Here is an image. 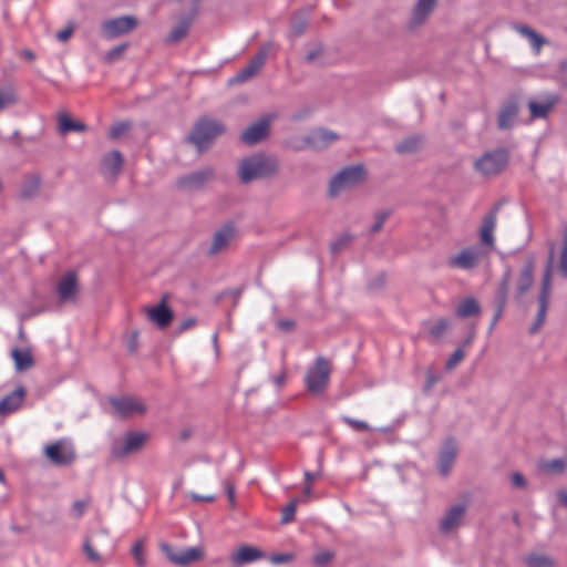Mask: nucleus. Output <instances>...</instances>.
Instances as JSON below:
<instances>
[{
    "label": "nucleus",
    "mask_w": 567,
    "mask_h": 567,
    "mask_svg": "<svg viewBox=\"0 0 567 567\" xmlns=\"http://www.w3.org/2000/svg\"><path fill=\"white\" fill-rule=\"evenodd\" d=\"M239 177L245 184L272 175L276 172V163L272 158L262 154L246 157L239 165Z\"/></svg>",
    "instance_id": "1"
},
{
    "label": "nucleus",
    "mask_w": 567,
    "mask_h": 567,
    "mask_svg": "<svg viewBox=\"0 0 567 567\" xmlns=\"http://www.w3.org/2000/svg\"><path fill=\"white\" fill-rule=\"evenodd\" d=\"M330 363L323 357H318L305 375V384L312 395L322 394L330 379Z\"/></svg>",
    "instance_id": "2"
},
{
    "label": "nucleus",
    "mask_w": 567,
    "mask_h": 567,
    "mask_svg": "<svg viewBox=\"0 0 567 567\" xmlns=\"http://www.w3.org/2000/svg\"><path fill=\"white\" fill-rule=\"evenodd\" d=\"M224 131L225 127L220 122L202 118L194 126L192 134L188 136V141L202 152L209 146L213 140L224 133Z\"/></svg>",
    "instance_id": "3"
},
{
    "label": "nucleus",
    "mask_w": 567,
    "mask_h": 567,
    "mask_svg": "<svg viewBox=\"0 0 567 567\" xmlns=\"http://www.w3.org/2000/svg\"><path fill=\"white\" fill-rule=\"evenodd\" d=\"M553 265H554V250L551 249L549 252L548 262L546 266V269L544 271L543 280H542V289L538 297V311L535 319V322L529 329V332L532 334L536 333L543 323L545 322L547 309H548V302L550 297V289H551V274H553Z\"/></svg>",
    "instance_id": "4"
},
{
    "label": "nucleus",
    "mask_w": 567,
    "mask_h": 567,
    "mask_svg": "<svg viewBox=\"0 0 567 567\" xmlns=\"http://www.w3.org/2000/svg\"><path fill=\"white\" fill-rule=\"evenodd\" d=\"M508 163V153L498 148L486 152L475 161V169L484 176H493L499 174Z\"/></svg>",
    "instance_id": "5"
},
{
    "label": "nucleus",
    "mask_w": 567,
    "mask_h": 567,
    "mask_svg": "<svg viewBox=\"0 0 567 567\" xmlns=\"http://www.w3.org/2000/svg\"><path fill=\"white\" fill-rule=\"evenodd\" d=\"M161 550L165 557L176 566H189L190 564L199 561L204 558V550L200 547L177 549L169 544H162Z\"/></svg>",
    "instance_id": "6"
},
{
    "label": "nucleus",
    "mask_w": 567,
    "mask_h": 567,
    "mask_svg": "<svg viewBox=\"0 0 567 567\" xmlns=\"http://www.w3.org/2000/svg\"><path fill=\"white\" fill-rule=\"evenodd\" d=\"M364 178V168L360 165L350 166L339 172L330 183V195L337 196L341 190L349 188Z\"/></svg>",
    "instance_id": "7"
},
{
    "label": "nucleus",
    "mask_w": 567,
    "mask_h": 567,
    "mask_svg": "<svg viewBox=\"0 0 567 567\" xmlns=\"http://www.w3.org/2000/svg\"><path fill=\"white\" fill-rule=\"evenodd\" d=\"M137 27V20L134 17L123 16L109 19L101 24V35L104 39L112 40L127 34Z\"/></svg>",
    "instance_id": "8"
},
{
    "label": "nucleus",
    "mask_w": 567,
    "mask_h": 567,
    "mask_svg": "<svg viewBox=\"0 0 567 567\" xmlns=\"http://www.w3.org/2000/svg\"><path fill=\"white\" fill-rule=\"evenodd\" d=\"M482 252L478 247H466L462 249L458 254L451 256L446 265L452 269L460 270H472L476 268L481 261Z\"/></svg>",
    "instance_id": "9"
},
{
    "label": "nucleus",
    "mask_w": 567,
    "mask_h": 567,
    "mask_svg": "<svg viewBox=\"0 0 567 567\" xmlns=\"http://www.w3.org/2000/svg\"><path fill=\"white\" fill-rule=\"evenodd\" d=\"M45 456L55 465H70L75 458V452L71 444L60 440L44 449Z\"/></svg>",
    "instance_id": "10"
},
{
    "label": "nucleus",
    "mask_w": 567,
    "mask_h": 567,
    "mask_svg": "<svg viewBox=\"0 0 567 567\" xmlns=\"http://www.w3.org/2000/svg\"><path fill=\"white\" fill-rule=\"evenodd\" d=\"M146 435L141 432H127L121 442H115L112 447V455L116 458L125 457L137 452L144 444Z\"/></svg>",
    "instance_id": "11"
},
{
    "label": "nucleus",
    "mask_w": 567,
    "mask_h": 567,
    "mask_svg": "<svg viewBox=\"0 0 567 567\" xmlns=\"http://www.w3.org/2000/svg\"><path fill=\"white\" fill-rule=\"evenodd\" d=\"M110 403L120 417L126 419L134 415H141L146 411V408L142 402L130 396L112 398L110 399Z\"/></svg>",
    "instance_id": "12"
},
{
    "label": "nucleus",
    "mask_w": 567,
    "mask_h": 567,
    "mask_svg": "<svg viewBox=\"0 0 567 567\" xmlns=\"http://www.w3.org/2000/svg\"><path fill=\"white\" fill-rule=\"evenodd\" d=\"M338 140L337 133L327 128H317L305 137V143L313 151H322Z\"/></svg>",
    "instance_id": "13"
},
{
    "label": "nucleus",
    "mask_w": 567,
    "mask_h": 567,
    "mask_svg": "<svg viewBox=\"0 0 567 567\" xmlns=\"http://www.w3.org/2000/svg\"><path fill=\"white\" fill-rule=\"evenodd\" d=\"M458 453V447L453 439H447L439 454L437 467L442 476H447L453 467Z\"/></svg>",
    "instance_id": "14"
},
{
    "label": "nucleus",
    "mask_w": 567,
    "mask_h": 567,
    "mask_svg": "<svg viewBox=\"0 0 567 567\" xmlns=\"http://www.w3.org/2000/svg\"><path fill=\"white\" fill-rule=\"evenodd\" d=\"M499 210V204L495 205L483 218L482 226L480 228V238L484 246L493 248L494 230L497 224V214Z\"/></svg>",
    "instance_id": "15"
},
{
    "label": "nucleus",
    "mask_w": 567,
    "mask_h": 567,
    "mask_svg": "<svg viewBox=\"0 0 567 567\" xmlns=\"http://www.w3.org/2000/svg\"><path fill=\"white\" fill-rule=\"evenodd\" d=\"M559 102L556 94L546 93L539 97V101H529L528 109L532 118H546L554 106Z\"/></svg>",
    "instance_id": "16"
},
{
    "label": "nucleus",
    "mask_w": 567,
    "mask_h": 567,
    "mask_svg": "<svg viewBox=\"0 0 567 567\" xmlns=\"http://www.w3.org/2000/svg\"><path fill=\"white\" fill-rule=\"evenodd\" d=\"M236 229L231 224H226L219 228L213 237L212 245L207 250L209 256L217 255L225 250L234 239Z\"/></svg>",
    "instance_id": "17"
},
{
    "label": "nucleus",
    "mask_w": 567,
    "mask_h": 567,
    "mask_svg": "<svg viewBox=\"0 0 567 567\" xmlns=\"http://www.w3.org/2000/svg\"><path fill=\"white\" fill-rule=\"evenodd\" d=\"M212 168H203L197 172L184 175L177 181V185L182 189L193 190L203 187L208 181L213 178Z\"/></svg>",
    "instance_id": "18"
},
{
    "label": "nucleus",
    "mask_w": 567,
    "mask_h": 567,
    "mask_svg": "<svg viewBox=\"0 0 567 567\" xmlns=\"http://www.w3.org/2000/svg\"><path fill=\"white\" fill-rule=\"evenodd\" d=\"M265 557L266 554L261 549L243 545L230 555V560L235 566H244L264 559Z\"/></svg>",
    "instance_id": "19"
},
{
    "label": "nucleus",
    "mask_w": 567,
    "mask_h": 567,
    "mask_svg": "<svg viewBox=\"0 0 567 567\" xmlns=\"http://www.w3.org/2000/svg\"><path fill=\"white\" fill-rule=\"evenodd\" d=\"M270 118L264 117L247 127L241 134V141L247 145H255L264 140L269 131Z\"/></svg>",
    "instance_id": "20"
},
{
    "label": "nucleus",
    "mask_w": 567,
    "mask_h": 567,
    "mask_svg": "<svg viewBox=\"0 0 567 567\" xmlns=\"http://www.w3.org/2000/svg\"><path fill=\"white\" fill-rule=\"evenodd\" d=\"M465 513L466 506L464 504L452 506L441 519L440 530L447 534L456 529L462 524Z\"/></svg>",
    "instance_id": "21"
},
{
    "label": "nucleus",
    "mask_w": 567,
    "mask_h": 567,
    "mask_svg": "<svg viewBox=\"0 0 567 567\" xmlns=\"http://www.w3.org/2000/svg\"><path fill=\"white\" fill-rule=\"evenodd\" d=\"M56 292L61 302L71 301L78 292V277L74 271L65 274L56 285Z\"/></svg>",
    "instance_id": "22"
},
{
    "label": "nucleus",
    "mask_w": 567,
    "mask_h": 567,
    "mask_svg": "<svg viewBox=\"0 0 567 567\" xmlns=\"http://www.w3.org/2000/svg\"><path fill=\"white\" fill-rule=\"evenodd\" d=\"M147 319L154 322L159 329H165L173 319V311L166 306L165 300H163L157 306L147 309Z\"/></svg>",
    "instance_id": "23"
},
{
    "label": "nucleus",
    "mask_w": 567,
    "mask_h": 567,
    "mask_svg": "<svg viewBox=\"0 0 567 567\" xmlns=\"http://www.w3.org/2000/svg\"><path fill=\"white\" fill-rule=\"evenodd\" d=\"M24 396L25 390L23 386H19L11 393L7 394L0 401V410L2 411V416L9 415L19 410L22 405Z\"/></svg>",
    "instance_id": "24"
},
{
    "label": "nucleus",
    "mask_w": 567,
    "mask_h": 567,
    "mask_svg": "<svg viewBox=\"0 0 567 567\" xmlns=\"http://www.w3.org/2000/svg\"><path fill=\"white\" fill-rule=\"evenodd\" d=\"M518 114V106L516 102H508L503 105L499 111L497 124L501 130L511 128Z\"/></svg>",
    "instance_id": "25"
},
{
    "label": "nucleus",
    "mask_w": 567,
    "mask_h": 567,
    "mask_svg": "<svg viewBox=\"0 0 567 567\" xmlns=\"http://www.w3.org/2000/svg\"><path fill=\"white\" fill-rule=\"evenodd\" d=\"M534 282V261L529 259L524 268L522 269L517 280V292L518 296H523L527 292Z\"/></svg>",
    "instance_id": "26"
},
{
    "label": "nucleus",
    "mask_w": 567,
    "mask_h": 567,
    "mask_svg": "<svg viewBox=\"0 0 567 567\" xmlns=\"http://www.w3.org/2000/svg\"><path fill=\"white\" fill-rule=\"evenodd\" d=\"M435 4L436 0H419L413 9L411 23L413 25L422 24L433 11Z\"/></svg>",
    "instance_id": "27"
},
{
    "label": "nucleus",
    "mask_w": 567,
    "mask_h": 567,
    "mask_svg": "<svg viewBox=\"0 0 567 567\" xmlns=\"http://www.w3.org/2000/svg\"><path fill=\"white\" fill-rule=\"evenodd\" d=\"M123 165V157L118 151H112L102 159V168L105 175L115 176Z\"/></svg>",
    "instance_id": "28"
},
{
    "label": "nucleus",
    "mask_w": 567,
    "mask_h": 567,
    "mask_svg": "<svg viewBox=\"0 0 567 567\" xmlns=\"http://www.w3.org/2000/svg\"><path fill=\"white\" fill-rule=\"evenodd\" d=\"M507 287H508V276H506V278L501 284L499 293H498V298H497V307H496L494 317L492 319V322L488 327V331H487L488 334H491L493 332L497 322L499 321V319L503 316L505 305H506V298H507Z\"/></svg>",
    "instance_id": "29"
},
{
    "label": "nucleus",
    "mask_w": 567,
    "mask_h": 567,
    "mask_svg": "<svg viewBox=\"0 0 567 567\" xmlns=\"http://www.w3.org/2000/svg\"><path fill=\"white\" fill-rule=\"evenodd\" d=\"M513 29L519 33L522 37L526 38L529 41L532 48L538 53L546 43V39L540 34L536 33L533 29L524 24H514Z\"/></svg>",
    "instance_id": "30"
},
{
    "label": "nucleus",
    "mask_w": 567,
    "mask_h": 567,
    "mask_svg": "<svg viewBox=\"0 0 567 567\" xmlns=\"http://www.w3.org/2000/svg\"><path fill=\"white\" fill-rule=\"evenodd\" d=\"M41 178L37 174L29 175L24 178L21 189H20V197L22 199H31L33 198L40 188Z\"/></svg>",
    "instance_id": "31"
},
{
    "label": "nucleus",
    "mask_w": 567,
    "mask_h": 567,
    "mask_svg": "<svg viewBox=\"0 0 567 567\" xmlns=\"http://www.w3.org/2000/svg\"><path fill=\"white\" fill-rule=\"evenodd\" d=\"M481 312V307L476 299L470 297L464 299L456 308V316L458 318H468L476 316Z\"/></svg>",
    "instance_id": "32"
},
{
    "label": "nucleus",
    "mask_w": 567,
    "mask_h": 567,
    "mask_svg": "<svg viewBox=\"0 0 567 567\" xmlns=\"http://www.w3.org/2000/svg\"><path fill=\"white\" fill-rule=\"evenodd\" d=\"M527 567H557L556 560L547 555L530 554L524 558Z\"/></svg>",
    "instance_id": "33"
},
{
    "label": "nucleus",
    "mask_w": 567,
    "mask_h": 567,
    "mask_svg": "<svg viewBox=\"0 0 567 567\" xmlns=\"http://www.w3.org/2000/svg\"><path fill=\"white\" fill-rule=\"evenodd\" d=\"M12 358L14 360L17 371H24L33 365V358L29 351L16 348L12 350Z\"/></svg>",
    "instance_id": "34"
},
{
    "label": "nucleus",
    "mask_w": 567,
    "mask_h": 567,
    "mask_svg": "<svg viewBox=\"0 0 567 567\" xmlns=\"http://www.w3.org/2000/svg\"><path fill=\"white\" fill-rule=\"evenodd\" d=\"M272 49H275V44L272 42L267 43L260 49L258 54H256L246 66H248V69L257 73L265 64L267 56Z\"/></svg>",
    "instance_id": "35"
},
{
    "label": "nucleus",
    "mask_w": 567,
    "mask_h": 567,
    "mask_svg": "<svg viewBox=\"0 0 567 567\" xmlns=\"http://www.w3.org/2000/svg\"><path fill=\"white\" fill-rule=\"evenodd\" d=\"M86 126L85 124L81 122H74L71 117H69L66 114H62L59 117V131L61 134H66L69 132H83L85 131Z\"/></svg>",
    "instance_id": "36"
},
{
    "label": "nucleus",
    "mask_w": 567,
    "mask_h": 567,
    "mask_svg": "<svg viewBox=\"0 0 567 567\" xmlns=\"http://www.w3.org/2000/svg\"><path fill=\"white\" fill-rule=\"evenodd\" d=\"M189 25H190V22L187 20L179 22L177 25H175L172 29L166 41L169 43H176V42L181 41L183 38H185L187 35Z\"/></svg>",
    "instance_id": "37"
},
{
    "label": "nucleus",
    "mask_w": 567,
    "mask_h": 567,
    "mask_svg": "<svg viewBox=\"0 0 567 567\" xmlns=\"http://www.w3.org/2000/svg\"><path fill=\"white\" fill-rule=\"evenodd\" d=\"M421 142L420 137L412 136L396 144L395 150L400 154L414 153L419 150Z\"/></svg>",
    "instance_id": "38"
},
{
    "label": "nucleus",
    "mask_w": 567,
    "mask_h": 567,
    "mask_svg": "<svg viewBox=\"0 0 567 567\" xmlns=\"http://www.w3.org/2000/svg\"><path fill=\"white\" fill-rule=\"evenodd\" d=\"M334 558V551L323 549L312 556L311 563L317 567H327Z\"/></svg>",
    "instance_id": "39"
},
{
    "label": "nucleus",
    "mask_w": 567,
    "mask_h": 567,
    "mask_svg": "<svg viewBox=\"0 0 567 567\" xmlns=\"http://www.w3.org/2000/svg\"><path fill=\"white\" fill-rule=\"evenodd\" d=\"M540 467L546 473H563L566 468V462L561 458H556L543 462Z\"/></svg>",
    "instance_id": "40"
},
{
    "label": "nucleus",
    "mask_w": 567,
    "mask_h": 567,
    "mask_svg": "<svg viewBox=\"0 0 567 567\" xmlns=\"http://www.w3.org/2000/svg\"><path fill=\"white\" fill-rule=\"evenodd\" d=\"M297 504H298V499L293 498L282 508V515H281L282 524H289L295 519Z\"/></svg>",
    "instance_id": "41"
},
{
    "label": "nucleus",
    "mask_w": 567,
    "mask_h": 567,
    "mask_svg": "<svg viewBox=\"0 0 567 567\" xmlns=\"http://www.w3.org/2000/svg\"><path fill=\"white\" fill-rule=\"evenodd\" d=\"M341 421L355 431H371L372 430L371 426L367 422L361 421V420H355V419L347 416V415L341 416Z\"/></svg>",
    "instance_id": "42"
},
{
    "label": "nucleus",
    "mask_w": 567,
    "mask_h": 567,
    "mask_svg": "<svg viewBox=\"0 0 567 567\" xmlns=\"http://www.w3.org/2000/svg\"><path fill=\"white\" fill-rule=\"evenodd\" d=\"M14 93L10 90H0V111L16 103Z\"/></svg>",
    "instance_id": "43"
},
{
    "label": "nucleus",
    "mask_w": 567,
    "mask_h": 567,
    "mask_svg": "<svg viewBox=\"0 0 567 567\" xmlns=\"http://www.w3.org/2000/svg\"><path fill=\"white\" fill-rule=\"evenodd\" d=\"M132 555L136 560L138 567H144L146 561L143 556V542L137 540L132 547Z\"/></svg>",
    "instance_id": "44"
},
{
    "label": "nucleus",
    "mask_w": 567,
    "mask_h": 567,
    "mask_svg": "<svg viewBox=\"0 0 567 567\" xmlns=\"http://www.w3.org/2000/svg\"><path fill=\"white\" fill-rule=\"evenodd\" d=\"M131 124L128 122H120L111 127L110 137L112 140L120 138L128 128Z\"/></svg>",
    "instance_id": "45"
},
{
    "label": "nucleus",
    "mask_w": 567,
    "mask_h": 567,
    "mask_svg": "<svg viewBox=\"0 0 567 567\" xmlns=\"http://www.w3.org/2000/svg\"><path fill=\"white\" fill-rule=\"evenodd\" d=\"M447 328H449V321L446 319H440L436 321V323H434L431 327L430 332L434 338H440L444 334V332L447 330Z\"/></svg>",
    "instance_id": "46"
},
{
    "label": "nucleus",
    "mask_w": 567,
    "mask_h": 567,
    "mask_svg": "<svg viewBox=\"0 0 567 567\" xmlns=\"http://www.w3.org/2000/svg\"><path fill=\"white\" fill-rule=\"evenodd\" d=\"M389 216L390 212L386 210L379 212L378 214H375V220L374 224L371 226V233L375 234L380 231Z\"/></svg>",
    "instance_id": "47"
},
{
    "label": "nucleus",
    "mask_w": 567,
    "mask_h": 567,
    "mask_svg": "<svg viewBox=\"0 0 567 567\" xmlns=\"http://www.w3.org/2000/svg\"><path fill=\"white\" fill-rule=\"evenodd\" d=\"M83 550L90 561H92V563H101L102 561L101 555L94 549V547L92 546V544L89 540H86L84 543Z\"/></svg>",
    "instance_id": "48"
},
{
    "label": "nucleus",
    "mask_w": 567,
    "mask_h": 567,
    "mask_svg": "<svg viewBox=\"0 0 567 567\" xmlns=\"http://www.w3.org/2000/svg\"><path fill=\"white\" fill-rule=\"evenodd\" d=\"M464 358V352L461 349L455 350L446 361L445 368L447 370L454 369Z\"/></svg>",
    "instance_id": "49"
},
{
    "label": "nucleus",
    "mask_w": 567,
    "mask_h": 567,
    "mask_svg": "<svg viewBox=\"0 0 567 567\" xmlns=\"http://www.w3.org/2000/svg\"><path fill=\"white\" fill-rule=\"evenodd\" d=\"M295 558V555L291 553H285V554H277L270 557V561L274 565H281L286 563L292 561Z\"/></svg>",
    "instance_id": "50"
},
{
    "label": "nucleus",
    "mask_w": 567,
    "mask_h": 567,
    "mask_svg": "<svg viewBox=\"0 0 567 567\" xmlns=\"http://www.w3.org/2000/svg\"><path fill=\"white\" fill-rule=\"evenodd\" d=\"M351 241V236L343 235L338 240L331 244V250L333 252L340 251L344 246H347Z\"/></svg>",
    "instance_id": "51"
},
{
    "label": "nucleus",
    "mask_w": 567,
    "mask_h": 567,
    "mask_svg": "<svg viewBox=\"0 0 567 567\" xmlns=\"http://www.w3.org/2000/svg\"><path fill=\"white\" fill-rule=\"evenodd\" d=\"M256 73L245 66L240 72L236 74V76L231 80L233 82L241 83L254 76Z\"/></svg>",
    "instance_id": "52"
},
{
    "label": "nucleus",
    "mask_w": 567,
    "mask_h": 567,
    "mask_svg": "<svg viewBox=\"0 0 567 567\" xmlns=\"http://www.w3.org/2000/svg\"><path fill=\"white\" fill-rule=\"evenodd\" d=\"M85 508H86V502L76 501L73 503L72 512L76 518H80L83 516Z\"/></svg>",
    "instance_id": "53"
},
{
    "label": "nucleus",
    "mask_w": 567,
    "mask_h": 567,
    "mask_svg": "<svg viewBox=\"0 0 567 567\" xmlns=\"http://www.w3.org/2000/svg\"><path fill=\"white\" fill-rule=\"evenodd\" d=\"M189 497L192 498L193 502L195 503H198V502H207V503H212L215 501V496L214 495H206V496H203V495H199V494H196L194 492H192L189 494Z\"/></svg>",
    "instance_id": "54"
},
{
    "label": "nucleus",
    "mask_w": 567,
    "mask_h": 567,
    "mask_svg": "<svg viewBox=\"0 0 567 567\" xmlns=\"http://www.w3.org/2000/svg\"><path fill=\"white\" fill-rule=\"evenodd\" d=\"M72 33H73V28L68 27L56 33V39L61 42H65L71 38Z\"/></svg>",
    "instance_id": "55"
},
{
    "label": "nucleus",
    "mask_w": 567,
    "mask_h": 567,
    "mask_svg": "<svg viewBox=\"0 0 567 567\" xmlns=\"http://www.w3.org/2000/svg\"><path fill=\"white\" fill-rule=\"evenodd\" d=\"M512 484H513V486H515L517 488H523L526 486V481L522 474L514 473L512 475Z\"/></svg>",
    "instance_id": "56"
},
{
    "label": "nucleus",
    "mask_w": 567,
    "mask_h": 567,
    "mask_svg": "<svg viewBox=\"0 0 567 567\" xmlns=\"http://www.w3.org/2000/svg\"><path fill=\"white\" fill-rule=\"evenodd\" d=\"M125 49H126V45H118V47L112 49L107 53V60L109 61L115 60L117 56H120L124 52Z\"/></svg>",
    "instance_id": "57"
},
{
    "label": "nucleus",
    "mask_w": 567,
    "mask_h": 567,
    "mask_svg": "<svg viewBox=\"0 0 567 567\" xmlns=\"http://www.w3.org/2000/svg\"><path fill=\"white\" fill-rule=\"evenodd\" d=\"M278 327L286 332H290L295 328V321L288 319L280 320L278 321Z\"/></svg>",
    "instance_id": "58"
},
{
    "label": "nucleus",
    "mask_w": 567,
    "mask_h": 567,
    "mask_svg": "<svg viewBox=\"0 0 567 567\" xmlns=\"http://www.w3.org/2000/svg\"><path fill=\"white\" fill-rule=\"evenodd\" d=\"M225 489H226V494L229 499V503L231 504V506H234L235 505V487H234V485H231L229 483H225Z\"/></svg>",
    "instance_id": "59"
},
{
    "label": "nucleus",
    "mask_w": 567,
    "mask_h": 567,
    "mask_svg": "<svg viewBox=\"0 0 567 567\" xmlns=\"http://www.w3.org/2000/svg\"><path fill=\"white\" fill-rule=\"evenodd\" d=\"M195 324H196V320L194 318H187L182 321L179 331L184 332V331L188 330L189 328L194 327Z\"/></svg>",
    "instance_id": "60"
},
{
    "label": "nucleus",
    "mask_w": 567,
    "mask_h": 567,
    "mask_svg": "<svg viewBox=\"0 0 567 567\" xmlns=\"http://www.w3.org/2000/svg\"><path fill=\"white\" fill-rule=\"evenodd\" d=\"M319 53H320V49L312 50V51L308 52L306 55V61L309 63L313 62L316 60V58L319 55Z\"/></svg>",
    "instance_id": "61"
},
{
    "label": "nucleus",
    "mask_w": 567,
    "mask_h": 567,
    "mask_svg": "<svg viewBox=\"0 0 567 567\" xmlns=\"http://www.w3.org/2000/svg\"><path fill=\"white\" fill-rule=\"evenodd\" d=\"M437 382V378L433 374H429L426 379L425 390H430Z\"/></svg>",
    "instance_id": "62"
},
{
    "label": "nucleus",
    "mask_w": 567,
    "mask_h": 567,
    "mask_svg": "<svg viewBox=\"0 0 567 567\" xmlns=\"http://www.w3.org/2000/svg\"><path fill=\"white\" fill-rule=\"evenodd\" d=\"M137 332H134L132 336V340L130 341L128 349L131 352L136 350V341H137Z\"/></svg>",
    "instance_id": "63"
},
{
    "label": "nucleus",
    "mask_w": 567,
    "mask_h": 567,
    "mask_svg": "<svg viewBox=\"0 0 567 567\" xmlns=\"http://www.w3.org/2000/svg\"><path fill=\"white\" fill-rule=\"evenodd\" d=\"M558 499L564 506L567 507V492H559Z\"/></svg>",
    "instance_id": "64"
}]
</instances>
